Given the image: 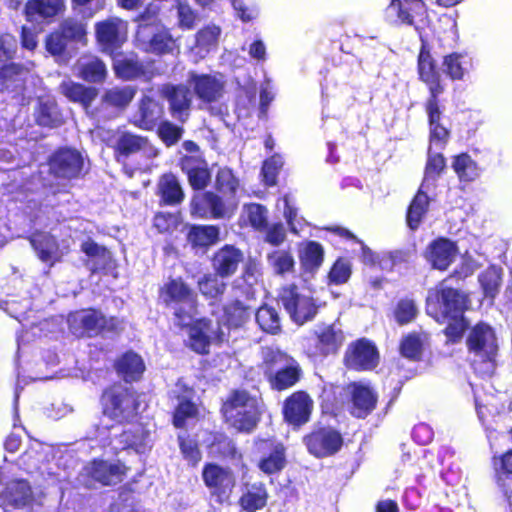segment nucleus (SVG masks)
Here are the masks:
<instances>
[{
	"mask_svg": "<svg viewBox=\"0 0 512 512\" xmlns=\"http://www.w3.org/2000/svg\"><path fill=\"white\" fill-rule=\"evenodd\" d=\"M418 79L428 89V97L424 104L429 125V147L424 168V179H437L446 169V158L440 152H433L432 147L444 149L451 136L450 129L441 123L442 107L440 95L446 90V83L432 49L426 39L421 38V46L417 56Z\"/></svg>",
	"mask_w": 512,
	"mask_h": 512,
	"instance_id": "obj_1",
	"label": "nucleus"
},
{
	"mask_svg": "<svg viewBox=\"0 0 512 512\" xmlns=\"http://www.w3.org/2000/svg\"><path fill=\"white\" fill-rule=\"evenodd\" d=\"M260 358L258 368L272 391H287L303 378L300 363L278 346L261 347Z\"/></svg>",
	"mask_w": 512,
	"mask_h": 512,
	"instance_id": "obj_2",
	"label": "nucleus"
},
{
	"mask_svg": "<svg viewBox=\"0 0 512 512\" xmlns=\"http://www.w3.org/2000/svg\"><path fill=\"white\" fill-rule=\"evenodd\" d=\"M99 405L105 418L116 424L126 425L139 417L141 400L135 388L117 380L102 389Z\"/></svg>",
	"mask_w": 512,
	"mask_h": 512,
	"instance_id": "obj_3",
	"label": "nucleus"
},
{
	"mask_svg": "<svg viewBox=\"0 0 512 512\" xmlns=\"http://www.w3.org/2000/svg\"><path fill=\"white\" fill-rule=\"evenodd\" d=\"M471 305V292L440 280L427 291L425 312L436 323L444 324L450 316L468 311Z\"/></svg>",
	"mask_w": 512,
	"mask_h": 512,
	"instance_id": "obj_4",
	"label": "nucleus"
},
{
	"mask_svg": "<svg viewBox=\"0 0 512 512\" xmlns=\"http://www.w3.org/2000/svg\"><path fill=\"white\" fill-rule=\"evenodd\" d=\"M66 323L70 334L77 339L119 334L124 329L122 319L117 316H106L96 307L80 308L69 312Z\"/></svg>",
	"mask_w": 512,
	"mask_h": 512,
	"instance_id": "obj_5",
	"label": "nucleus"
},
{
	"mask_svg": "<svg viewBox=\"0 0 512 512\" xmlns=\"http://www.w3.org/2000/svg\"><path fill=\"white\" fill-rule=\"evenodd\" d=\"M158 302L172 310L176 327H184L198 308V296L183 277H169L158 289Z\"/></svg>",
	"mask_w": 512,
	"mask_h": 512,
	"instance_id": "obj_6",
	"label": "nucleus"
},
{
	"mask_svg": "<svg viewBox=\"0 0 512 512\" xmlns=\"http://www.w3.org/2000/svg\"><path fill=\"white\" fill-rule=\"evenodd\" d=\"M220 412L226 423L244 433L252 432L261 416L255 397L245 389L231 390L223 401Z\"/></svg>",
	"mask_w": 512,
	"mask_h": 512,
	"instance_id": "obj_7",
	"label": "nucleus"
},
{
	"mask_svg": "<svg viewBox=\"0 0 512 512\" xmlns=\"http://www.w3.org/2000/svg\"><path fill=\"white\" fill-rule=\"evenodd\" d=\"M130 468L118 460L110 462L96 457L86 462L77 475V481L85 489L109 487L121 483Z\"/></svg>",
	"mask_w": 512,
	"mask_h": 512,
	"instance_id": "obj_8",
	"label": "nucleus"
},
{
	"mask_svg": "<svg viewBox=\"0 0 512 512\" xmlns=\"http://www.w3.org/2000/svg\"><path fill=\"white\" fill-rule=\"evenodd\" d=\"M345 342V333L335 324H323L303 339V353L317 361L337 355Z\"/></svg>",
	"mask_w": 512,
	"mask_h": 512,
	"instance_id": "obj_9",
	"label": "nucleus"
},
{
	"mask_svg": "<svg viewBox=\"0 0 512 512\" xmlns=\"http://www.w3.org/2000/svg\"><path fill=\"white\" fill-rule=\"evenodd\" d=\"M48 175L59 183H71L82 179L85 172V159L73 147L56 148L47 158Z\"/></svg>",
	"mask_w": 512,
	"mask_h": 512,
	"instance_id": "obj_10",
	"label": "nucleus"
},
{
	"mask_svg": "<svg viewBox=\"0 0 512 512\" xmlns=\"http://www.w3.org/2000/svg\"><path fill=\"white\" fill-rule=\"evenodd\" d=\"M87 35V23L83 19L69 16L45 36V49L51 56L61 57L67 52L70 43L86 45Z\"/></svg>",
	"mask_w": 512,
	"mask_h": 512,
	"instance_id": "obj_11",
	"label": "nucleus"
},
{
	"mask_svg": "<svg viewBox=\"0 0 512 512\" xmlns=\"http://www.w3.org/2000/svg\"><path fill=\"white\" fill-rule=\"evenodd\" d=\"M184 324V327L177 328L187 331L188 338L185 346L197 355H209L212 344L220 346L225 340L221 326L217 325L213 328L212 320L207 317L184 320Z\"/></svg>",
	"mask_w": 512,
	"mask_h": 512,
	"instance_id": "obj_12",
	"label": "nucleus"
},
{
	"mask_svg": "<svg viewBox=\"0 0 512 512\" xmlns=\"http://www.w3.org/2000/svg\"><path fill=\"white\" fill-rule=\"evenodd\" d=\"M202 481L210 498L218 505H229L236 487V476L229 467L206 462L202 467Z\"/></svg>",
	"mask_w": 512,
	"mask_h": 512,
	"instance_id": "obj_13",
	"label": "nucleus"
},
{
	"mask_svg": "<svg viewBox=\"0 0 512 512\" xmlns=\"http://www.w3.org/2000/svg\"><path fill=\"white\" fill-rule=\"evenodd\" d=\"M465 343L469 354L488 364L489 368L495 366L499 345L496 332L490 324L483 321L474 324L467 333Z\"/></svg>",
	"mask_w": 512,
	"mask_h": 512,
	"instance_id": "obj_14",
	"label": "nucleus"
},
{
	"mask_svg": "<svg viewBox=\"0 0 512 512\" xmlns=\"http://www.w3.org/2000/svg\"><path fill=\"white\" fill-rule=\"evenodd\" d=\"M380 359L376 343L367 337H360L347 344L342 364L349 371L367 372L375 370Z\"/></svg>",
	"mask_w": 512,
	"mask_h": 512,
	"instance_id": "obj_15",
	"label": "nucleus"
},
{
	"mask_svg": "<svg viewBox=\"0 0 512 512\" xmlns=\"http://www.w3.org/2000/svg\"><path fill=\"white\" fill-rule=\"evenodd\" d=\"M94 30L99 50L110 57L119 53L128 39V23L120 17L112 16L98 21Z\"/></svg>",
	"mask_w": 512,
	"mask_h": 512,
	"instance_id": "obj_16",
	"label": "nucleus"
},
{
	"mask_svg": "<svg viewBox=\"0 0 512 512\" xmlns=\"http://www.w3.org/2000/svg\"><path fill=\"white\" fill-rule=\"evenodd\" d=\"M308 453L318 459L336 455L344 445L339 430L330 425H316L303 437Z\"/></svg>",
	"mask_w": 512,
	"mask_h": 512,
	"instance_id": "obj_17",
	"label": "nucleus"
},
{
	"mask_svg": "<svg viewBox=\"0 0 512 512\" xmlns=\"http://www.w3.org/2000/svg\"><path fill=\"white\" fill-rule=\"evenodd\" d=\"M190 214L199 219H224L236 210L235 203H229L218 193L204 191L192 196L189 204Z\"/></svg>",
	"mask_w": 512,
	"mask_h": 512,
	"instance_id": "obj_18",
	"label": "nucleus"
},
{
	"mask_svg": "<svg viewBox=\"0 0 512 512\" xmlns=\"http://www.w3.org/2000/svg\"><path fill=\"white\" fill-rule=\"evenodd\" d=\"M111 60L115 77L122 81L142 80L150 82L159 74L154 67V61L145 63L135 53L126 55L119 52L111 57Z\"/></svg>",
	"mask_w": 512,
	"mask_h": 512,
	"instance_id": "obj_19",
	"label": "nucleus"
},
{
	"mask_svg": "<svg viewBox=\"0 0 512 512\" xmlns=\"http://www.w3.org/2000/svg\"><path fill=\"white\" fill-rule=\"evenodd\" d=\"M279 300L291 319L297 324H304L317 313L313 299L299 292L297 285L284 286L279 293Z\"/></svg>",
	"mask_w": 512,
	"mask_h": 512,
	"instance_id": "obj_20",
	"label": "nucleus"
},
{
	"mask_svg": "<svg viewBox=\"0 0 512 512\" xmlns=\"http://www.w3.org/2000/svg\"><path fill=\"white\" fill-rule=\"evenodd\" d=\"M313 408V399L307 391H294L283 401V420L293 429H299L310 421Z\"/></svg>",
	"mask_w": 512,
	"mask_h": 512,
	"instance_id": "obj_21",
	"label": "nucleus"
},
{
	"mask_svg": "<svg viewBox=\"0 0 512 512\" xmlns=\"http://www.w3.org/2000/svg\"><path fill=\"white\" fill-rule=\"evenodd\" d=\"M161 98L167 101L170 115L185 123L192 108L193 96L190 88L183 84L165 83L159 88Z\"/></svg>",
	"mask_w": 512,
	"mask_h": 512,
	"instance_id": "obj_22",
	"label": "nucleus"
},
{
	"mask_svg": "<svg viewBox=\"0 0 512 512\" xmlns=\"http://www.w3.org/2000/svg\"><path fill=\"white\" fill-rule=\"evenodd\" d=\"M348 412L357 419H365L377 407L378 394L368 383L354 381L348 384Z\"/></svg>",
	"mask_w": 512,
	"mask_h": 512,
	"instance_id": "obj_23",
	"label": "nucleus"
},
{
	"mask_svg": "<svg viewBox=\"0 0 512 512\" xmlns=\"http://www.w3.org/2000/svg\"><path fill=\"white\" fill-rule=\"evenodd\" d=\"M175 386L173 399L177 400V405L172 412V425L177 429H183L186 427L188 420L198 417L199 409L193 401L195 393L193 387L186 384L182 379H178Z\"/></svg>",
	"mask_w": 512,
	"mask_h": 512,
	"instance_id": "obj_24",
	"label": "nucleus"
},
{
	"mask_svg": "<svg viewBox=\"0 0 512 512\" xmlns=\"http://www.w3.org/2000/svg\"><path fill=\"white\" fill-rule=\"evenodd\" d=\"M66 11L65 0H27L23 15L32 25L51 24Z\"/></svg>",
	"mask_w": 512,
	"mask_h": 512,
	"instance_id": "obj_25",
	"label": "nucleus"
},
{
	"mask_svg": "<svg viewBox=\"0 0 512 512\" xmlns=\"http://www.w3.org/2000/svg\"><path fill=\"white\" fill-rule=\"evenodd\" d=\"M258 450L262 453L257 467L266 475L280 473L287 465L285 445L273 438L261 439Z\"/></svg>",
	"mask_w": 512,
	"mask_h": 512,
	"instance_id": "obj_26",
	"label": "nucleus"
},
{
	"mask_svg": "<svg viewBox=\"0 0 512 512\" xmlns=\"http://www.w3.org/2000/svg\"><path fill=\"white\" fill-rule=\"evenodd\" d=\"M458 253L459 249L455 241L440 236L427 245L424 257L433 269L446 271L455 261Z\"/></svg>",
	"mask_w": 512,
	"mask_h": 512,
	"instance_id": "obj_27",
	"label": "nucleus"
},
{
	"mask_svg": "<svg viewBox=\"0 0 512 512\" xmlns=\"http://www.w3.org/2000/svg\"><path fill=\"white\" fill-rule=\"evenodd\" d=\"M165 115L164 106L151 96L143 95L130 123L143 131H154Z\"/></svg>",
	"mask_w": 512,
	"mask_h": 512,
	"instance_id": "obj_28",
	"label": "nucleus"
},
{
	"mask_svg": "<svg viewBox=\"0 0 512 512\" xmlns=\"http://www.w3.org/2000/svg\"><path fill=\"white\" fill-rule=\"evenodd\" d=\"M243 261V251L233 244H225L218 248L210 258L213 272L226 279L237 273Z\"/></svg>",
	"mask_w": 512,
	"mask_h": 512,
	"instance_id": "obj_29",
	"label": "nucleus"
},
{
	"mask_svg": "<svg viewBox=\"0 0 512 512\" xmlns=\"http://www.w3.org/2000/svg\"><path fill=\"white\" fill-rule=\"evenodd\" d=\"M28 69L20 63L9 62L0 66V93L13 98L23 96L26 90Z\"/></svg>",
	"mask_w": 512,
	"mask_h": 512,
	"instance_id": "obj_30",
	"label": "nucleus"
},
{
	"mask_svg": "<svg viewBox=\"0 0 512 512\" xmlns=\"http://www.w3.org/2000/svg\"><path fill=\"white\" fill-rule=\"evenodd\" d=\"M113 369L123 383L131 384L142 379L146 365L140 354L129 349L114 360Z\"/></svg>",
	"mask_w": 512,
	"mask_h": 512,
	"instance_id": "obj_31",
	"label": "nucleus"
},
{
	"mask_svg": "<svg viewBox=\"0 0 512 512\" xmlns=\"http://www.w3.org/2000/svg\"><path fill=\"white\" fill-rule=\"evenodd\" d=\"M144 44V51L156 56L178 55L180 53V43L175 38L170 29L164 25L155 29L151 36L144 39H138Z\"/></svg>",
	"mask_w": 512,
	"mask_h": 512,
	"instance_id": "obj_32",
	"label": "nucleus"
},
{
	"mask_svg": "<svg viewBox=\"0 0 512 512\" xmlns=\"http://www.w3.org/2000/svg\"><path fill=\"white\" fill-rule=\"evenodd\" d=\"M189 82L197 98L204 103H214L223 95V82L211 74L191 73Z\"/></svg>",
	"mask_w": 512,
	"mask_h": 512,
	"instance_id": "obj_33",
	"label": "nucleus"
},
{
	"mask_svg": "<svg viewBox=\"0 0 512 512\" xmlns=\"http://www.w3.org/2000/svg\"><path fill=\"white\" fill-rule=\"evenodd\" d=\"M30 244L37 254V257L44 263L53 266L62 260L59 243L55 236L50 233L36 231L29 238Z\"/></svg>",
	"mask_w": 512,
	"mask_h": 512,
	"instance_id": "obj_34",
	"label": "nucleus"
},
{
	"mask_svg": "<svg viewBox=\"0 0 512 512\" xmlns=\"http://www.w3.org/2000/svg\"><path fill=\"white\" fill-rule=\"evenodd\" d=\"M149 147V139L146 136L138 135L130 131L118 132L115 142L111 145L114 157L117 161L128 157Z\"/></svg>",
	"mask_w": 512,
	"mask_h": 512,
	"instance_id": "obj_35",
	"label": "nucleus"
},
{
	"mask_svg": "<svg viewBox=\"0 0 512 512\" xmlns=\"http://www.w3.org/2000/svg\"><path fill=\"white\" fill-rule=\"evenodd\" d=\"M386 11L396 16L395 23L413 26L426 13V6L423 0H390Z\"/></svg>",
	"mask_w": 512,
	"mask_h": 512,
	"instance_id": "obj_36",
	"label": "nucleus"
},
{
	"mask_svg": "<svg viewBox=\"0 0 512 512\" xmlns=\"http://www.w3.org/2000/svg\"><path fill=\"white\" fill-rule=\"evenodd\" d=\"M6 503L14 509L32 507L35 502L30 483L25 479L11 481L3 492Z\"/></svg>",
	"mask_w": 512,
	"mask_h": 512,
	"instance_id": "obj_37",
	"label": "nucleus"
},
{
	"mask_svg": "<svg viewBox=\"0 0 512 512\" xmlns=\"http://www.w3.org/2000/svg\"><path fill=\"white\" fill-rule=\"evenodd\" d=\"M324 247L317 241L307 240L298 245V258L303 273L314 275L324 262Z\"/></svg>",
	"mask_w": 512,
	"mask_h": 512,
	"instance_id": "obj_38",
	"label": "nucleus"
},
{
	"mask_svg": "<svg viewBox=\"0 0 512 512\" xmlns=\"http://www.w3.org/2000/svg\"><path fill=\"white\" fill-rule=\"evenodd\" d=\"M430 207V197L423 190V184L411 199L405 215L407 227L412 231H417L425 219Z\"/></svg>",
	"mask_w": 512,
	"mask_h": 512,
	"instance_id": "obj_39",
	"label": "nucleus"
},
{
	"mask_svg": "<svg viewBox=\"0 0 512 512\" xmlns=\"http://www.w3.org/2000/svg\"><path fill=\"white\" fill-rule=\"evenodd\" d=\"M187 242L195 250L207 251L220 240V228L217 225H191L187 233Z\"/></svg>",
	"mask_w": 512,
	"mask_h": 512,
	"instance_id": "obj_40",
	"label": "nucleus"
},
{
	"mask_svg": "<svg viewBox=\"0 0 512 512\" xmlns=\"http://www.w3.org/2000/svg\"><path fill=\"white\" fill-rule=\"evenodd\" d=\"M157 195L161 204L168 206L180 204L185 197L178 178L171 172L160 176L157 184Z\"/></svg>",
	"mask_w": 512,
	"mask_h": 512,
	"instance_id": "obj_41",
	"label": "nucleus"
},
{
	"mask_svg": "<svg viewBox=\"0 0 512 512\" xmlns=\"http://www.w3.org/2000/svg\"><path fill=\"white\" fill-rule=\"evenodd\" d=\"M503 282V270L496 265H489L478 275V283L482 290L483 299L491 305L494 304L496 297L500 293Z\"/></svg>",
	"mask_w": 512,
	"mask_h": 512,
	"instance_id": "obj_42",
	"label": "nucleus"
},
{
	"mask_svg": "<svg viewBox=\"0 0 512 512\" xmlns=\"http://www.w3.org/2000/svg\"><path fill=\"white\" fill-rule=\"evenodd\" d=\"M78 77L88 83L105 82L108 70L105 62L96 55H84L78 63Z\"/></svg>",
	"mask_w": 512,
	"mask_h": 512,
	"instance_id": "obj_43",
	"label": "nucleus"
},
{
	"mask_svg": "<svg viewBox=\"0 0 512 512\" xmlns=\"http://www.w3.org/2000/svg\"><path fill=\"white\" fill-rule=\"evenodd\" d=\"M35 122L40 127L57 128L64 123V118L54 99H39L34 110Z\"/></svg>",
	"mask_w": 512,
	"mask_h": 512,
	"instance_id": "obj_44",
	"label": "nucleus"
},
{
	"mask_svg": "<svg viewBox=\"0 0 512 512\" xmlns=\"http://www.w3.org/2000/svg\"><path fill=\"white\" fill-rule=\"evenodd\" d=\"M225 279L215 272L206 273L198 279L197 288L210 304H215L220 302L226 293L227 283Z\"/></svg>",
	"mask_w": 512,
	"mask_h": 512,
	"instance_id": "obj_45",
	"label": "nucleus"
},
{
	"mask_svg": "<svg viewBox=\"0 0 512 512\" xmlns=\"http://www.w3.org/2000/svg\"><path fill=\"white\" fill-rule=\"evenodd\" d=\"M269 493L263 482L253 483L238 499V505L244 512H257L267 506Z\"/></svg>",
	"mask_w": 512,
	"mask_h": 512,
	"instance_id": "obj_46",
	"label": "nucleus"
},
{
	"mask_svg": "<svg viewBox=\"0 0 512 512\" xmlns=\"http://www.w3.org/2000/svg\"><path fill=\"white\" fill-rule=\"evenodd\" d=\"M60 91L69 101L79 103L85 109L92 105L98 95L97 88L73 81L62 82Z\"/></svg>",
	"mask_w": 512,
	"mask_h": 512,
	"instance_id": "obj_47",
	"label": "nucleus"
},
{
	"mask_svg": "<svg viewBox=\"0 0 512 512\" xmlns=\"http://www.w3.org/2000/svg\"><path fill=\"white\" fill-rule=\"evenodd\" d=\"M428 340L429 334L426 332H409L399 342V353L412 362H419L423 358L424 344Z\"/></svg>",
	"mask_w": 512,
	"mask_h": 512,
	"instance_id": "obj_48",
	"label": "nucleus"
},
{
	"mask_svg": "<svg viewBox=\"0 0 512 512\" xmlns=\"http://www.w3.org/2000/svg\"><path fill=\"white\" fill-rule=\"evenodd\" d=\"M133 21L136 23L137 39L147 38L149 29H157L163 26L160 18V7L154 3H148L143 10L138 13Z\"/></svg>",
	"mask_w": 512,
	"mask_h": 512,
	"instance_id": "obj_49",
	"label": "nucleus"
},
{
	"mask_svg": "<svg viewBox=\"0 0 512 512\" xmlns=\"http://www.w3.org/2000/svg\"><path fill=\"white\" fill-rule=\"evenodd\" d=\"M136 93L135 86H114L104 91L101 103L106 107L123 110L129 106Z\"/></svg>",
	"mask_w": 512,
	"mask_h": 512,
	"instance_id": "obj_50",
	"label": "nucleus"
},
{
	"mask_svg": "<svg viewBox=\"0 0 512 512\" xmlns=\"http://www.w3.org/2000/svg\"><path fill=\"white\" fill-rule=\"evenodd\" d=\"M252 313V307L239 299H234L223 307L224 323L229 328H239L250 319Z\"/></svg>",
	"mask_w": 512,
	"mask_h": 512,
	"instance_id": "obj_51",
	"label": "nucleus"
},
{
	"mask_svg": "<svg viewBox=\"0 0 512 512\" xmlns=\"http://www.w3.org/2000/svg\"><path fill=\"white\" fill-rule=\"evenodd\" d=\"M451 167L460 182H473L480 175V168L477 162L467 152L454 155Z\"/></svg>",
	"mask_w": 512,
	"mask_h": 512,
	"instance_id": "obj_52",
	"label": "nucleus"
},
{
	"mask_svg": "<svg viewBox=\"0 0 512 512\" xmlns=\"http://www.w3.org/2000/svg\"><path fill=\"white\" fill-rule=\"evenodd\" d=\"M419 316L417 302L410 297H403L396 301L391 309V317L398 326H407L416 321Z\"/></svg>",
	"mask_w": 512,
	"mask_h": 512,
	"instance_id": "obj_53",
	"label": "nucleus"
},
{
	"mask_svg": "<svg viewBox=\"0 0 512 512\" xmlns=\"http://www.w3.org/2000/svg\"><path fill=\"white\" fill-rule=\"evenodd\" d=\"M493 478L500 488H505L508 480L512 481V448L491 457Z\"/></svg>",
	"mask_w": 512,
	"mask_h": 512,
	"instance_id": "obj_54",
	"label": "nucleus"
},
{
	"mask_svg": "<svg viewBox=\"0 0 512 512\" xmlns=\"http://www.w3.org/2000/svg\"><path fill=\"white\" fill-rule=\"evenodd\" d=\"M239 188V181L233 174V171L228 167L220 168L217 171L215 178V189L221 197L229 200V203H235L236 193Z\"/></svg>",
	"mask_w": 512,
	"mask_h": 512,
	"instance_id": "obj_55",
	"label": "nucleus"
},
{
	"mask_svg": "<svg viewBox=\"0 0 512 512\" xmlns=\"http://www.w3.org/2000/svg\"><path fill=\"white\" fill-rule=\"evenodd\" d=\"M445 323L446 326L442 330V333L446 337V344L451 345L460 343L471 328L469 327V320L465 316V313H457L450 316Z\"/></svg>",
	"mask_w": 512,
	"mask_h": 512,
	"instance_id": "obj_56",
	"label": "nucleus"
},
{
	"mask_svg": "<svg viewBox=\"0 0 512 512\" xmlns=\"http://www.w3.org/2000/svg\"><path fill=\"white\" fill-rule=\"evenodd\" d=\"M209 447L215 456L220 459L238 460L242 458V454L238 451L234 441L225 433H214Z\"/></svg>",
	"mask_w": 512,
	"mask_h": 512,
	"instance_id": "obj_57",
	"label": "nucleus"
},
{
	"mask_svg": "<svg viewBox=\"0 0 512 512\" xmlns=\"http://www.w3.org/2000/svg\"><path fill=\"white\" fill-rule=\"evenodd\" d=\"M267 262L278 275L295 271V259L289 249H277L267 254Z\"/></svg>",
	"mask_w": 512,
	"mask_h": 512,
	"instance_id": "obj_58",
	"label": "nucleus"
},
{
	"mask_svg": "<svg viewBox=\"0 0 512 512\" xmlns=\"http://www.w3.org/2000/svg\"><path fill=\"white\" fill-rule=\"evenodd\" d=\"M255 319L262 331L272 335L281 332L280 317L275 308L266 304L260 306L255 313Z\"/></svg>",
	"mask_w": 512,
	"mask_h": 512,
	"instance_id": "obj_59",
	"label": "nucleus"
},
{
	"mask_svg": "<svg viewBox=\"0 0 512 512\" xmlns=\"http://www.w3.org/2000/svg\"><path fill=\"white\" fill-rule=\"evenodd\" d=\"M464 56L458 52H452L443 57L442 65L444 73L452 81H461L467 73L466 61Z\"/></svg>",
	"mask_w": 512,
	"mask_h": 512,
	"instance_id": "obj_60",
	"label": "nucleus"
},
{
	"mask_svg": "<svg viewBox=\"0 0 512 512\" xmlns=\"http://www.w3.org/2000/svg\"><path fill=\"white\" fill-rule=\"evenodd\" d=\"M177 441L183 459L189 466L197 467L202 460V452L198 441L189 435H178Z\"/></svg>",
	"mask_w": 512,
	"mask_h": 512,
	"instance_id": "obj_61",
	"label": "nucleus"
},
{
	"mask_svg": "<svg viewBox=\"0 0 512 512\" xmlns=\"http://www.w3.org/2000/svg\"><path fill=\"white\" fill-rule=\"evenodd\" d=\"M221 34V28L215 24L202 27L195 35V46L200 51L209 52L217 46Z\"/></svg>",
	"mask_w": 512,
	"mask_h": 512,
	"instance_id": "obj_62",
	"label": "nucleus"
},
{
	"mask_svg": "<svg viewBox=\"0 0 512 512\" xmlns=\"http://www.w3.org/2000/svg\"><path fill=\"white\" fill-rule=\"evenodd\" d=\"M123 450L139 451L145 445L146 434L140 426L124 429L117 437Z\"/></svg>",
	"mask_w": 512,
	"mask_h": 512,
	"instance_id": "obj_63",
	"label": "nucleus"
},
{
	"mask_svg": "<svg viewBox=\"0 0 512 512\" xmlns=\"http://www.w3.org/2000/svg\"><path fill=\"white\" fill-rule=\"evenodd\" d=\"M157 136L167 146L176 145L184 134V128L176 125L169 120H162L155 128Z\"/></svg>",
	"mask_w": 512,
	"mask_h": 512,
	"instance_id": "obj_64",
	"label": "nucleus"
}]
</instances>
